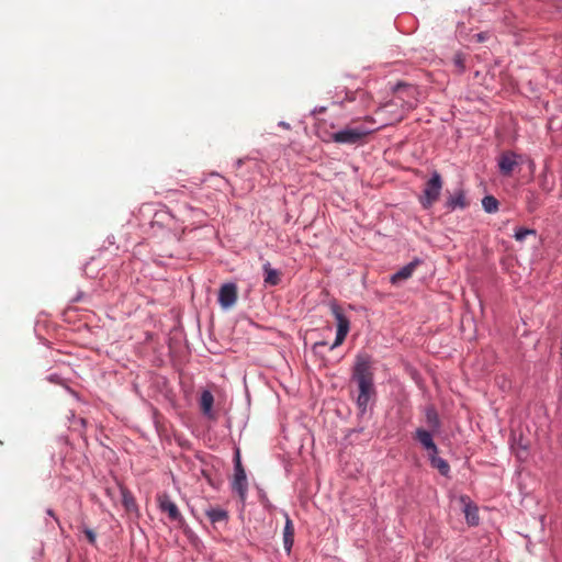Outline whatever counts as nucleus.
Instances as JSON below:
<instances>
[{
  "instance_id": "nucleus-1",
  "label": "nucleus",
  "mask_w": 562,
  "mask_h": 562,
  "mask_svg": "<svg viewBox=\"0 0 562 562\" xmlns=\"http://www.w3.org/2000/svg\"><path fill=\"white\" fill-rule=\"evenodd\" d=\"M351 381L357 384L358 389L356 397L358 416L363 417L376 398L374 373L369 355H357L352 367Z\"/></svg>"
},
{
  "instance_id": "nucleus-2",
  "label": "nucleus",
  "mask_w": 562,
  "mask_h": 562,
  "mask_svg": "<svg viewBox=\"0 0 562 562\" xmlns=\"http://www.w3.org/2000/svg\"><path fill=\"white\" fill-rule=\"evenodd\" d=\"M373 131V128H368L362 125L353 127L348 126L340 131L329 133L325 140L337 144L360 145L363 144L364 138Z\"/></svg>"
},
{
  "instance_id": "nucleus-3",
  "label": "nucleus",
  "mask_w": 562,
  "mask_h": 562,
  "mask_svg": "<svg viewBox=\"0 0 562 562\" xmlns=\"http://www.w3.org/2000/svg\"><path fill=\"white\" fill-rule=\"evenodd\" d=\"M442 187L443 180L441 175L437 170L431 171L430 178L426 181L423 194L419 198V202L425 210L430 209L439 200Z\"/></svg>"
},
{
  "instance_id": "nucleus-4",
  "label": "nucleus",
  "mask_w": 562,
  "mask_h": 562,
  "mask_svg": "<svg viewBox=\"0 0 562 562\" xmlns=\"http://www.w3.org/2000/svg\"><path fill=\"white\" fill-rule=\"evenodd\" d=\"M329 307H330L331 314L334 315V317L336 319V325H337L336 338L329 347L330 350H334L335 348L342 345V342L345 341V339L350 330V321L345 315L341 307L336 302H331Z\"/></svg>"
},
{
  "instance_id": "nucleus-5",
  "label": "nucleus",
  "mask_w": 562,
  "mask_h": 562,
  "mask_svg": "<svg viewBox=\"0 0 562 562\" xmlns=\"http://www.w3.org/2000/svg\"><path fill=\"white\" fill-rule=\"evenodd\" d=\"M232 490L237 493L241 502H245L247 497L248 482L238 449L234 456V480L232 482Z\"/></svg>"
},
{
  "instance_id": "nucleus-6",
  "label": "nucleus",
  "mask_w": 562,
  "mask_h": 562,
  "mask_svg": "<svg viewBox=\"0 0 562 562\" xmlns=\"http://www.w3.org/2000/svg\"><path fill=\"white\" fill-rule=\"evenodd\" d=\"M522 162V156L507 150L499 155L497 159L498 171L504 177H510L516 167Z\"/></svg>"
},
{
  "instance_id": "nucleus-7",
  "label": "nucleus",
  "mask_w": 562,
  "mask_h": 562,
  "mask_svg": "<svg viewBox=\"0 0 562 562\" xmlns=\"http://www.w3.org/2000/svg\"><path fill=\"white\" fill-rule=\"evenodd\" d=\"M178 212L182 215L183 221L190 222L195 227L203 226L206 223V213L200 207L183 203L179 206Z\"/></svg>"
},
{
  "instance_id": "nucleus-8",
  "label": "nucleus",
  "mask_w": 562,
  "mask_h": 562,
  "mask_svg": "<svg viewBox=\"0 0 562 562\" xmlns=\"http://www.w3.org/2000/svg\"><path fill=\"white\" fill-rule=\"evenodd\" d=\"M443 206L448 212L465 210L469 206V201L467 199L464 189H456L454 192L446 199Z\"/></svg>"
},
{
  "instance_id": "nucleus-9",
  "label": "nucleus",
  "mask_w": 562,
  "mask_h": 562,
  "mask_svg": "<svg viewBox=\"0 0 562 562\" xmlns=\"http://www.w3.org/2000/svg\"><path fill=\"white\" fill-rule=\"evenodd\" d=\"M237 301V285L234 282L224 283L218 291V303L223 308L233 306Z\"/></svg>"
},
{
  "instance_id": "nucleus-10",
  "label": "nucleus",
  "mask_w": 562,
  "mask_h": 562,
  "mask_svg": "<svg viewBox=\"0 0 562 562\" xmlns=\"http://www.w3.org/2000/svg\"><path fill=\"white\" fill-rule=\"evenodd\" d=\"M159 509L164 513L168 514V517L172 521H182L183 517L176 505V503L171 499V497L167 494L160 495L158 497Z\"/></svg>"
},
{
  "instance_id": "nucleus-11",
  "label": "nucleus",
  "mask_w": 562,
  "mask_h": 562,
  "mask_svg": "<svg viewBox=\"0 0 562 562\" xmlns=\"http://www.w3.org/2000/svg\"><path fill=\"white\" fill-rule=\"evenodd\" d=\"M460 501L464 505L463 512L465 515L467 522L470 526L479 525L480 518L477 506L474 503L470 502L468 496H461Z\"/></svg>"
},
{
  "instance_id": "nucleus-12",
  "label": "nucleus",
  "mask_w": 562,
  "mask_h": 562,
  "mask_svg": "<svg viewBox=\"0 0 562 562\" xmlns=\"http://www.w3.org/2000/svg\"><path fill=\"white\" fill-rule=\"evenodd\" d=\"M415 439L427 450L428 454L436 452L437 445L432 439V434L424 428H417L415 431Z\"/></svg>"
},
{
  "instance_id": "nucleus-13",
  "label": "nucleus",
  "mask_w": 562,
  "mask_h": 562,
  "mask_svg": "<svg viewBox=\"0 0 562 562\" xmlns=\"http://www.w3.org/2000/svg\"><path fill=\"white\" fill-rule=\"evenodd\" d=\"M422 263V260L418 258H415L413 261L408 262L407 265L403 266L397 272L391 276V282L393 284L397 283L402 280H407L412 277L413 272L415 271L416 267Z\"/></svg>"
},
{
  "instance_id": "nucleus-14",
  "label": "nucleus",
  "mask_w": 562,
  "mask_h": 562,
  "mask_svg": "<svg viewBox=\"0 0 562 562\" xmlns=\"http://www.w3.org/2000/svg\"><path fill=\"white\" fill-rule=\"evenodd\" d=\"M205 515L213 526L226 525L228 522V512L221 507H209L205 509Z\"/></svg>"
},
{
  "instance_id": "nucleus-15",
  "label": "nucleus",
  "mask_w": 562,
  "mask_h": 562,
  "mask_svg": "<svg viewBox=\"0 0 562 562\" xmlns=\"http://www.w3.org/2000/svg\"><path fill=\"white\" fill-rule=\"evenodd\" d=\"M428 459H429L430 465L432 468L437 469L441 475H443L446 477L449 476L450 465L445 459H442L438 456V449L436 450V452L429 453Z\"/></svg>"
},
{
  "instance_id": "nucleus-16",
  "label": "nucleus",
  "mask_w": 562,
  "mask_h": 562,
  "mask_svg": "<svg viewBox=\"0 0 562 562\" xmlns=\"http://www.w3.org/2000/svg\"><path fill=\"white\" fill-rule=\"evenodd\" d=\"M262 271L265 274L263 282L266 285L276 286L280 283V281H281L280 271L272 268L270 262H266L262 266Z\"/></svg>"
},
{
  "instance_id": "nucleus-17",
  "label": "nucleus",
  "mask_w": 562,
  "mask_h": 562,
  "mask_svg": "<svg viewBox=\"0 0 562 562\" xmlns=\"http://www.w3.org/2000/svg\"><path fill=\"white\" fill-rule=\"evenodd\" d=\"M214 404V396L210 390H203L200 396V407L202 413L206 416L212 418L213 412L212 407Z\"/></svg>"
},
{
  "instance_id": "nucleus-18",
  "label": "nucleus",
  "mask_w": 562,
  "mask_h": 562,
  "mask_svg": "<svg viewBox=\"0 0 562 562\" xmlns=\"http://www.w3.org/2000/svg\"><path fill=\"white\" fill-rule=\"evenodd\" d=\"M294 542V527L292 520L286 515L285 525L283 528V546L284 550L290 553Z\"/></svg>"
},
{
  "instance_id": "nucleus-19",
  "label": "nucleus",
  "mask_w": 562,
  "mask_h": 562,
  "mask_svg": "<svg viewBox=\"0 0 562 562\" xmlns=\"http://www.w3.org/2000/svg\"><path fill=\"white\" fill-rule=\"evenodd\" d=\"M425 417L428 426L434 430L438 431L440 429L441 423L438 416V413L434 406H429L425 411Z\"/></svg>"
},
{
  "instance_id": "nucleus-20",
  "label": "nucleus",
  "mask_w": 562,
  "mask_h": 562,
  "mask_svg": "<svg viewBox=\"0 0 562 562\" xmlns=\"http://www.w3.org/2000/svg\"><path fill=\"white\" fill-rule=\"evenodd\" d=\"M122 504L127 510L136 509V502L133 494L125 487L120 486Z\"/></svg>"
},
{
  "instance_id": "nucleus-21",
  "label": "nucleus",
  "mask_w": 562,
  "mask_h": 562,
  "mask_svg": "<svg viewBox=\"0 0 562 562\" xmlns=\"http://www.w3.org/2000/svg\"><path fill=\"white\" fill-rule=\"evenodd\" d=\"M498 204L497 199L493 195H485L482 199V207L488 214L495 213L498 210Z\"/></svg>"
},
{
  "instance_id": "nucleus-22",
  "label": "nucleus",
  "mask_w": 562,
  "mask_h": 562,
  "mask_svg": "<svg viewBox=\"0 0 562 562\" xmlns=\"http://www.w3.org/2000/svg\"><path fill=\"white\" fill-rule=\"evenodd\" d=\"M46 379L50 383L64 386L70 394L77 396V393L67 385L66 380L60 374L52 373V374L47 375Z\"/></svg>"
},
{
  "instance_id": "nucleus-23",
  "label": "nucleus",
  "mask_w": 562,
  "mask_h": 562,
  "mask_svg": "<svg viewBox=\"0 0 562 562\" xmlns=\"http://www.w3.org/2000/svg\"><path fill=\"white\" fill-rule=\"evenodd\" d=\"M527 236H537V231L533 228L517 227L514 233V238L517 241H524Z\"/></svg>"
},
{
  "instance_id": "nucleus-24",
  "label": "nucleus",
  "mask_w": 562,
  "mask_h": 562,
  "mask_svg": "<svg viewBox=\"0 0 562 562\" xmlns=\"http://www.w3.org/2000/svg\"><path fill=\"white\" fill-rule=\"evenodd\" d=\"M453 64L458 68L459 72H464L465 70V58L463 53H456L453 56Z\"/></svg>"
},
{
  "instance_id": "nucleus-25",
  "label": "nucleus",
  "mask_w": 562,
  "mask_h": 562,
  "mask_svg": "<svg viewBox=\"0 0 562 562\" xmlns=\"http://www.w3.org/2000/svg\"><path fill=\"white\" fill-rule=\"evenodd\" d=\"M392 90L394 92L407 91L408 93L415 92V88L405 82H397Z\"/></svg>"
},
{
  "instance_id": "nucleus-26",
  "label": "nucleus",
  "mask_w": 562,
  "mask_h": 562,
  "mask_svg": "<svg viewBox=\"0 0 562 562\" xmlns=\"http://www.w3.org/2000/svg\"><path fill=\"white\" fill-rule=\"evenodd\" d=\"M83 533L86 535L89 543L92 544V546H95V543H97V535H95V532L92 529H90L88 527H85L83 528Z\"/></svg>"
},
{
  "instance_id": "nucleus-27",
  "label": "nucleus",
  "mask_w": 562,
  "mask_h": 562,
  "mask_svg": "<svg viewBox=\"0 0 562 562\" xmlns=\"http://www.w3.org/2000/svg\"><path fill=\"white\" fill-rule=\"evenodd\" d=\"M491 34L488 32H480L473 35V40L476 43H483L490 38Z\"/></svg>"
},
{
  "instance_id": "nucleus-28",
  "label": "nucleus",
  "mask_w": 562,
  "mask_h": 562,
  "mask_svg": "<svg viewBox=\"0 0 562 562\" xmlns=\"http://www.w3.org/2000/svg\"><path fill=\"white\" fill-rule=\"evenodd\" d=\"M85 296V293L82 291H78L77 294L70 300L71 303H77L81 301Z\"/></svg>"
},
{
  "instance_id": "nucleus-29",
  "label": "nucleus",
  "mask_w": 562,
  "mask_h": 562,
  "mask_svg": "<svg viewBox=\"0 0 562 562\" xmlns=\"http://www.w3.org/2000/svg\"><path fill=\"white\" fill-rule=\"evenodd\" d=\"M46 514H47L48 516H50L52 518H54V520H55L58 525H60V524H59L58 518L56 517V515H55V513H54V510H53L52 508H47V509H46Z\"/></svg>"
},
{
  "instance_id": "nucleus-30",
  "label": "nucleus",
  "mask_w": 562,
  "mask_h": 562,
  "mask_svg": "<svg viewBox=\"0 0 562 562\" xmlns=\"http://www.w3.org/2000/svg\"><path fill=\"white\" fill-rule=\"evenodd\" d=\"M322 346H327V341H325V340L316 341V342L313 345L312 349H313V351H316V349H317L318 347H322Z\"/></svg>"
},
{
  "instance_id": "nucleus-31",
  "label": "nucleus",
  "mask_w": 562,
  "mask_h": 562,
  "mask_svg": "<svg viewBox=\"0 0 562 562\" xmlns=\"http://www.w3.org/2000/svg\"><path fill=\"white\" fill-rule=\"evenodd\" d=\"M279 126H281V127H283V128H285V130H289V128H290V124H289V123H286V122H283V121H281V122L279 123Z\"/></svg>"
},
{
  "instance_id": "nucleus-32",
  "label": "nucleus",
  "mask_w": 562,
  "mask_h": 562,
  "mask_svg": "<svg viewBox=\"0 0 562 562\" xmlns=\"http://www.w3.org/2000/svg\"><path fill=\"white\" fill-rule=\"evenodd\" d=\"M92 265V262H88L85 268H83V271L86 274H88V269L90 268V266Z\"/></svg>"
},
{
  "instance_id": "nucleus-33",
  "label": "nucleus",
  "mask_w": 562,
  "mask_h": 562,
  "mask_svg": "<svg viewBox=\"0 0 562 562\" xmlns=\"http://www.w3.org/2000/svg\"><path fill=\"white\" fill-rule=\"evenodd\" d=\"M78 422H79V424L81 425L82 428L86 427V419L79 418Z\"/></svg>"
},
{
  "instance_id": "nucleus-34",
  "label": "nucleus",
  "mask_w": 562,
  "mask_h": 562,
  "mask_svg": "<svg viewBox=\"0 0 562 562\" xmlns=\"http://www.w3.org/2000/svg\"><path fill=\"white\" fill-rule=\"evenodd\" d=\"M167 193H168L169 195H175V194L177 193V191H176V190H168V192H167Z\"/></svg>"
}]
</instances>
